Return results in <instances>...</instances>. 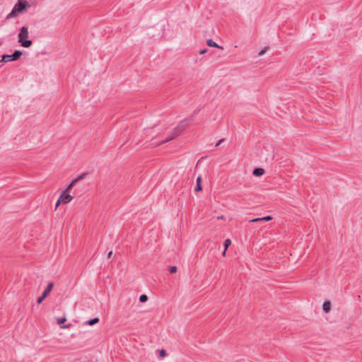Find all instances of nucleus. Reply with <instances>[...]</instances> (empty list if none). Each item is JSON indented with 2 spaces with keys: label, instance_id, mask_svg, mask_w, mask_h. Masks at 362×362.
<instances>
[{
  "label": "nucleus",
  "instance_id": "f257e3e1",
  "mask_svg": "<svg viewBox=\"0 0 362 362\" xmlns=\"http://www.w3.org/2000/svg\"><path fill=\"white\" fill-rule=\"evenodd\" d=\"M28 28L25 26H23L21 28L20 33L18 34V42L21 43V46L24 47H29L32 45V41L30 40H26L28 37Z\"/></svg>",
  "mask_w": 362,
  "mask_h": 362
},
{
  "label": "nucleus",
  "instance_id": "f03ea898",
  "mask_svg": "<svg viewBox=\"0 0 362 362\" xmlns=\"http://www.w3.org/2000/svg\"><path fill=\"white\" fill-rule=\"evenodd\" d=\"M28 6V4L27 1L22 2L18 1L13 8L11 12L8 14L6 16L7 19L12 18L16 17L18 13L23 11V10L26 8V6Z\"/></svg>",
  "mask_w": 362,
  "mask_h": 362
},
{
  "label": "nucleus",
  "instance_id": "7ed1b4c3",
  "mask_svg": "<svg viewBox=\"0 0 362 362\" xmlns=\"http://www.w3.org/2000/svg\"><path fill=\"white\" fill-rule=\"evenodd\" d=\"M184 129H185V125L182 124H180V125H178L177 127H175L173 129V131L170 133V134L165 140L156 144V146H159L160 144H165V143L173 140V139L178 136Z\"/></svg>",
  "mask_w": 362,
  "mask_h": 362
},
{
  "label": "nucleus",
  "instance_id": "20e7f679",
  "mask_svg": "<svg viewBox=\"0 0 362 362\" xmlns=\"http://www.w3.org/2000/svg\"><path fill=\"white\" fill-rule=\"evenodd\" d=\"M21 55L22 52L20 50H16L13 54L3 55L1 62H8L11 61H16L19 59Z\"/></svg>",
  "mask_w": 362,
  "mask_h": 362
},
{
  "label": "nucleus",
  "instance_id": "39448f33",
  "mask_svg": "<svg viewBox=\"0 0 362 362\" xmlns=\"http://www.w3.org/2000/svg\"><path fill=\"white\" fill-rule=\"evenodd\" d=\"M53 286H54L53 282L49 283V284L47 285V286L43 291L42 294L37 298V302L38 304L41 303L43 301V300L49 294L50 291L53 288Z\"/></svg>",
  "mask_w": 362,
  "mask_h": 362
},
{
  "label": "nucleus",
  "instance_id": "423d86ee",
  "mask_svg": "<svg viewBox=\"0 0 362 362\" xmlns=\"http://www.w3.org/2000/svg\"><path fill=\"white\" fill-rule=\"evenodd\" d=\"M73 198L74 197L69 194L63 192L59 197V202H62V203L64 204H68L73 199Z\"/></svg>",
  "mask_w": 362,
  "mask_h": 362
},
{
  "label": "nucleus",
  "instance_id": "0eeeda50",
  "mask_svg": "<svg viewBox=\"0 0 362 362\" xmlns=\"http://www.w3.org/2000/svg\"><path fill=\"white\" fill-rule=\"evenodd\" d=\"M158 134L159 132L156 129H155L154 127L153 128H146L145 129V134L148 136V137H152L153 138V134Z\"/></svg>",
  "mask_w": 362,
  "mask_h": 362
},
{
  "label": "nucleus",
  "instance_id": "6e6552de",
  "mask_svg": "<svg viewBox=\"0 0 362 362\" xmlns=\"http://www.w3.org/2000/svg\"><path fill=\"white\" fill-rule=\"evenodd\" d=\"M206 45L209 47H217L220 49H223V47L222 46L218 45L217 43L214 42L211 39L207 40Z\"/></svg>",
  "mask_w": 362,
  "mask_h": 362
},
{
  "label": "nucleus",
  "instance_id": "1a4fd4ad",
  "mask_svg": "<svg viewBox=\"0 0 362 362\" xmlns=\"http://www.w3.org/2000/svg\"><path fill=\"white\" fill-rule=\"evenodd\" d=\"M196 182H197V185H196V187H195V191L196 192H200L202 190V185H201V182H202V177L201 175L198 176L197 180H196Z\"/></svg>",
  "mask_w": 362,
  "mask_h": 362
},
{
  "label": "nucleus",
  "instance_id": "9d476101",
  "mask_svg": "<svg viewBox=\"0 0 362 362\" xmlns=\"http://www.w3.org/2000/svg\"><path fill=\"white\" fill-rule=\"evenodd\" d=\"M264 173V170L261 168H255L253 170V175L255 176H257V177L262 176Z\"/></svg>",
  "mask_w": 362,
  "mask_h": 362
},
{
  "label": "nucleus",
  "instance_id": "9b49d317",
  "mask_svg": "<svg viewBox=\"0 0 362 362\" xmlns=\"http://www.w3.org/2000/svg\"><path fill=\"white\" fill-rule=\"evenodd\" d=\"M322 308L325 313H328L331 309V304L329 301H326L322 305Z\"/></svg>",
  "mask_w": 362,
  "mask_h": 362
},
{
  "label": "nucleus",
  "instance_id": "f8f14e48",
  "mask_svg": "<svg viewBox=\"0 0 362 362\" xmlns=\"http://www.w3.org/2000/svg\"><path fill=\"white\" fill-rule=\"evenodd\" d=\"M75 185H76V182H74V180H73L71 182V183L69 185H67V187L65 188V189L64 190V192L68 193Z\"/></svg>",
  "mask_w": 362,
  "mask_h": 362
},
{
  "label": "nucleus",
  "instance_id": "ddd939ff",
  "mask_svg": "<svg viewBox=\"0 0 362 362\" xmlns=\"http://www.w3.org/2000/svg\"><path fill=\"white\" fill-rule=\"evenodd\" d=\"M86 175H87V173H82L81 175L78 176L76 178L74 179V182L77 183L78 181L84 179Z\"/></svg>",
  "mask_w": 362,
  "mask_h": 362
},
{
  "label": "nucleus",
  "instance_id": "4468645a",
  "mask_svg": "<svg viewBox=\"0 0 362 362\" xmlns=\"http://www.w3.org/2000/svg\"><path fill=\"white\" fill-rule=\"evenodd\" d=\"M98 321H99V319L98 317H95L92 320H88L87 323L88 325H94L96 323H98Z\"/></svg>",
  "mask_w": 362,
  "mask_h": 362
},
{
  "label": "nucleus",
  "instance_id": "2eb2a0df",
  "mask_svg": "<svg viewBox=\"0 0 362 362\" xmlns=\"http://www.w3.org/2000/svg\"><path fill=\"white\" fill-rule=\"evenodd\" d=\"M231 244V241L230 239H226L224 243H223V245H224V247L226 249V250H227L228 247Z\"/></svg>",
  "mask_w": 362,
  "mask_h": 362
},
{
  "label": "nucleus",
  "instance_id": "dca6fc26",
  "mask_svg": "<svg viewBox=\"0 0 362 362\" xmlns=\"http://www.w3.org/2000/svg\"><path fill=\"white\" fill-rule=\"evenodd\" d=\"M66 321V317H59L57 319V322L59 325L64 324Z\"/></svg>",
  "mask_w": 362,
  "mask_h": 362
},
{
  "label": "nucleus",
  "instance_id": "f3484780",
  "mask_svg": "<svg viewBox=\"0 0 362 362\" xmlns=\"http://www.w3.org/2000/svg\"><path fill=\"white\" fill-rule=\"evenodd\" d=\"M147 300H148V297L146 295L143 294V295L140 296V297H139V300L142 303L146 302Z\"/></svg>",
  "mask_w": 362,
  "mask_h": 362
},
{
  "label": "nucleus",
  "instance_id": "a211bd4d",
  "mask_svg": "<svg viewBox=\"0 0 362 362\" xmlns=\"http://www.w3.org/2000/svg\"><path fill=\"white\" fill-rule=\"evenodd\" d=\"M169 272L170 274H174L177 272V267L175 266H171L169 268Z\"/></svg>",
  "mask_w": 362,
  "mask_h": 362
},
{
  "label": "nucleus",
  "instance_id": "6ab92c4d",
  "mask_svg": "<svg viewBox=\"0 0 362 362\" xmlns=\"http://www.w3.org/2000/svg\"><path fill=\"white\" fill-rule=\"evenodd\" d=\"M160 357L164 358L166 356V351L165 349H161L159 353Z\"/></svg>",
  "mask_w": 362,
  "mask_h": 362
},
{
  "label": "nucleus",
  "instance_id": "aec40b11",
  "mask_svg": "<svg viewBox=\"0 0 362 362\" xmlns=\"http://www.w3.org/2000/svg\"><path fill=\"white\" fill-rule=\"evenodd\" d=\"M272 219V217L270 216H264L263 218H261L262 221H271Z\"/></svg>",
  "mask_w": 362,
  "mask_h": 362
},
{
  "label": "nucleus",
  "instance_id": "412c9836",
  "mask_svg": "<svg viewBox=\"0 0 362 362\" xmlns=\"http://www.w3.org/2000/svg\"><path fill=\"white\" fill-rule=\"evenodd\" d=\"M269 49V48H268L267 47H264V49H263L260 50V51L259 52V53H258V54H259V55H263V54H264L267 51V49Z\"/></svg>",
  "mask_w": 362,
  "mask_h": 362
},
{
  "label": "nucleus",
  "instance_id": "4be33fe9",
  "mask_svg": "<svg viewBox=\"0 0 362 362\" xmlns=\"http://www.w3.org/2000/svg\"><path fill=\"white\" fill-rule=\"evenodd\" d=\"M262 221L261 218H254L250 221V223Z\"/></svg>",
  "mask_w": 362,
  "mask_h": 362
},
{
  "label": "nucleus",
  "instance_id": "5701e85b",
  "mask_svg": "<svg viewBox=\"0 0 362 362\" xmlns=\"http://www.w3.org/2000/svg\"><path fill=\"white\" fill-rule=\"evenodd\" d=\"M223 139H219L216 144V146H218L222 142H223Z\"/></svg>",
  "mask_w": 362,
  "mask_h": 362
},
{
  "label": "nucleus",
  "instance_id": "b1692460",
  "mask_svg": "<svg viewBox=\"0 0 362 362\" xmlns=\"http://www.w3.org/2000/svg\"><path fill=\"white\" fill-rule=\"evenodd\" d=\"M62 203V202H59V198L58 199L57 203H56V205H55V209H57V208L59 206V204Z\"/></svg>",
  "mask_w": 362,
  "mask_h": 362
},
{
  "label": "nucleus",
  "instance_id": "393cba45",
  "mask_svg": "<svg viewBox=\"0 0 362 362\" xmlns=\"http://www.w3.org/2000/svg\"><path fill=\"white\" fill-rule=\"evenodd\" d=\"M206 51H207L206 49H202V50L199 51V54H204V53L206 52Z\"/></svg>",
  "mask_w": 362,
  "mask_h": 362
},
{
  "label": "nucleus",
  "instance_id": "a878e982",
  "mask_svg": "<svg viewBox=\"0 0 362 362\" xmlns=\"http://www.w3.org/2000/svg\"><path fill=\"white\" fill-rule=\"evenodd\" d=\"M69 327V325H62V326L61 327V328H62V329H66V328H68Z\"/></svg>",
  "mask_w": 362,
  "mask_h": 362
},
{
  "label": "nucleus",
  "instance_id": "bb28decb",
  "mask_svg": "<svg viewBox=\"0 0 362 362\" xmlns=\"http://www.w3.org/2000/svg\"><path fill=\"white\" fill-rule=\"evenodd\" d=\"M217 219H218V220H224V219H225V218H224V216H218V217H217Z\"/></svg>",
  "mask_w": 362,
  "mask_h": 362
},
{
  "label": "nucleus",
  "instance_id": "cd10ccee",
  "mask_svg": "<svg viewBox=\"0 0 362 362\" xmlns=\"http://www.w3.org/2000/svg\"><path fill=\"white\" fill-rule=\"evenodd\" d=\"M112 255V251H110V252H108L107 257H111Z\"/></svg>",
  "mask_w": 362,
  "mask_h": 362
},
{
  "label": "nucleus",
  "instance_id": "c85d7f7f",
  "mask_svg": "<svg viewBox=\"0 0 362 362\" xmlns=\"http://www.w3.org/2000/svg\"><path fill=\"white\" fill-rule=\"evenodd\" d=\"M226 250H225L223 251V252L222 255L224 257V256H226Z\"/></svg>",
  "mask_w": 362,
  "mask_h": 362
}]
</instances>
